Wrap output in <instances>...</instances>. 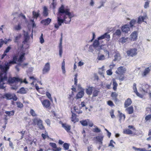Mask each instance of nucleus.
Here are the masks:
<instances>
[{
  "label": "nucleus",
  "instance_id": "obj_39",
  "mask_svg": "<svg viewBox=\"0 0 151 151\" xmlns=\"http://www.w3.org/2000/svg\"><path fill=\"white\" fill-rule=\"evenodd\" d=\"M19 92L21 94H25L27 93V91L24 87H22L19 89Z\"/></svg>",
  "mask_w": 151,
  "mask_h": 151
},
{
  "label": "nucleus",
  "instance_id": "obj_24",
  "mask_svg": "<svg viewBox=\"0 0 151 151\" xmlns=\"http://www.w3.org/2000/svg\"><path fill=\"white\" fill-rule=\"evenodd\" d=\"M125 111L129 114H131L133 113L134 108L133 106H131L126 108Z\"/></svg>",
  "mask_w": 151,
  "mask_h": 151
},
{
  "label": "nucleus",
  "instance_id": "obj_48",
  "mask_svg": "<svg viewBox=\"0 0 151 151\" xmlns=\"http://www.w3.org/2000/svg\"><path fill=\"white\" fill-rule=\"evenodd\" d=\"M93 131L94 132L99 133L100 132L101 130L97 127H96L95 128L93 129Z\"/></svg>",
  "mask_w": 151,
  "mask_h": 151
},
{
  "label": "nucleus",
  "instance_id": "obj_21",
  "mask_svg": "<svg viewBox=\"0 0 151 151\" xmlns=\"http://www.w3.org/2000/svg\"><path fill=\"white\" fill-rule=\"evenodd\" d=\"M147 18V16H139L138 18L137 23L139 24L142 23L143 22H144V20Z\"/></svg>",
  "mask_w": 151,
  "mask_h": 151
},
{
  "label": "nucleus",
  "instance_id": "obj_35",
  "mask_svg": "<svg viewBox=\"0 0 151 151\" xmlns=\"http://www.w3.org/2000/svg\"><path fill=\"white\" fill-rule=\"evenodd\" d=\"M114 59L113 61H116L119 59H120V55L119 52H117L114 55Z\"/></svg>",
  "mask_w": 151,
  "mask_h": 151
},
{
  "label": "nucleus",
  "instance_id": "obj_50",
  "mask_svg": "<svg viewBox=\"0 0 151 151\" xmlns=\"http://www.w3.org/2000/svg\"><path fill=\"white\" fill-rule=\"evenodd\" d=\"M30 113L31 115L33 116H35L37 115L35 111L32 109H31L30 110Z\"/></svg>",
  "mask_w": 151,
  "mask_h": 151
},
{
  "label": "nucleus",
  "instance_id": "obj_26",
  "mask_svg": "<svg viewBox=\"0 0 151 151\" xmlns=\"http://www.w3.org/2000/svg\"><path fill=\"white\" fill-rule=\"evenodd\" d=\"M119 116V121L121 122L122 121H124L125 118V116L124 114L118 111Z\"/></svg>",
  "mask_w": 151,
  "mask_h": 151
},
{
  "label": "nucleus",
  "instance_id": "obj_8",
  "mask_svg": "<svg viewBox=\"0 0 151 151\" xmlns=\"http://www.w3.org/2000/svg\"><path fill=\"white\" fill-rule=\"evenodd\" d=\"M25 53H22L20 55L19 58L17 59V61L18 63V65L16 66L15 68L18 71L19 70V69L18 67V66L21 65V63L25 59Z\"/></svg>",
  "mask_w": 151,
  "mask_h": 151
},
{
  "label": "nucleus",
  "instance_id": "obj_14",
  "mask_svg": "<svg viewBox=\"0 0 151 151\" xmlns=\"http://www.w3.org/2000/svg\"><path fill=\"white\" fill-rule=\"evenodd\" d=\"M50 69V65L49 63L45 64L42 70L43 74H44L48 72Z\"/></svg>",
  "mask_w": 151,
  "mask_h": 151
},
{
  "label": "nucleus",
  "instance_id": "obj_32",
  "mask_svg": "<svg viewBox=\"0 0 151 151\" xmlns=\"http://www.w3.org/2000/svg\"><path fill=\"white\" fill-rule=\"evenodd\" d=\"M150 70L149 68H147L143 71L142 74V75L144 77L146 76L150 72Z\"/></svg>",
  "mask_w": 151,
  "mask_h": 151
},
{
  "label": "nucleus",
  "instance_id": "obj_30",
  "mask_svg": "<svg viewBox=\"0 0 151 151\" xmlns=\"http://www.w3.org/2000/svg\"><path fill=\"white\" fill-rule=\"evenodd\" d=\"M112 83L113 86V89L114 91H116L117 89L118 86V84L114 79H112Z\"/></svg>",
  "mask_w": 151,
  "mask_h": 151
},
{
  "label": "nucleus",
  "instance_id": "obj_44",
  "mask_svg": "<svg viewBox=\"0 0 151 151\" xmlns=\"http://www.w3.org/2000/svg\"><path fill=\"white\" fill-rule=\"evenodd\" d=\"M97 59L99 60H102L105 59V56L103 55H101L100 56H99L97 58Z\"/></svg>",
  "mask_w": 151,
  "mask_h": 151
},
{
  "label": "nucleus",
  "instance_id": "obj_59",
  "mask_svg": "<svg viewBox=\"0 0 151 151\" xmlns=\"http://www.w3.org/2000/svg\"><path fill=\"white\" fill-rule=\"evenodd\" d=\"M62 36L61 37L60 40V42L59 44V49H62Z\"/></svg>",
  "mask_w": 151,
  "mask_h": 151
},
{
  "label": "nucleus",
  "instance_id": "obj_63",
  "mask_svg": "<svg viewBox=\"0 0 151 151\" xmlns=\"http://www.w3.org/2000/svg\"><path fill=\"white\" fill-rule=\"evenodd\" d=\"M87 120L88 121V125L90 127H92L93 126V124L91 122H89V120L87 119Z\"/></svg>",
  "mask_w": 151,
  "mask_h": 151
},
{
  "label": "nucleus",
  "instance_id": "obj_5",
  "mask_svg": "<svg viewBox=\"0 0 151 151\" xmlns=\"http://www.w3.org/2000/svg\"><path fill=\"white\" fill-rule=\"evenodd\" d=\"M43 97L40 98V99L42 105L43 107L47 109L50 110L51 109V103L50 102L48 99H44Z\"/></svg>",
  "mask_w": 151,
  "mask_h": 151
},
{
  "label": "nucleus",
  "instance_id": "obj_33",
  "mask_svg": "<svg viewBox=\"0 0 151 151\" xmlns=\"http://www.w3.org/2000/svg\"><path fill=\"white\" fill-rule=\"evenodd\" d=\"M136 22V20L134 19H132L129 22L130 27L132 28Z\"/></svg>",
  "mask_w": 151,
  "mask_h": 151
},
{
  "label": "nucleus",
  "instance_id": "obj_11",
  "mask_svg": "<svg viewBox=\"0 0 151 151\" xmlns=\"http://www.w3.org/2000/svg\"><path fill=\"white\" fill-rule=\"evenodd\" d=\"M18 58V55H14L13 57L12 60H10L9 62H5L6 64L9 67L12 65H14L17 63V61Z\"/></svg>",
  "mask_w": 151,
  "mask_h": 151
},
{
  "label": "nucleus",
  "instance_id": "obj_49",
  "mask_svg": "<svg viewBox=\"0 0 151 151\" xmlns=\"http://www.w3.org/2000/svg\"><path fill=\"white\" fill-rule=\"evenodd\" d=\"M107 104L108 105L111 107H113L114 106V105L113 102L111 100L108 101L107 102Z\"/></svg>",
  "mask_w": 151,
  "mask_h": 151
},
{
  "label": "nucleus",
  "instance_id": "obj_64",
  "mask_svg": "<svg viewBox=\"0 0 151 151\" xmlns=\"http://www.w3.org/2000/svg\"><path fill=\"white\" fill-rule=\"evenodd\" d=\"M5 41L3 40L2 39H1L0 41V47H1L3 45Z\"/></svg>",
  "mask_w": 151,
  "mask_h": 151
},
{
  "label": "nucleus",
  "instance_id": "obj_54",
  "mask_svg": "<svg viewBox=\"0 0 151 151\" xmlns=\"http://www.w3.org/2000/svg\"><path fill=\"white\" fill-rule=\"evenodd\" d=\"M40 42L42 44L44 42V40L43 37V34H42L40 38Z\"/></svg>",
  "mask_w": 151,
  "mask_h": 151
},
{
  "label": "nucleus",
  "instance_id": "obj_51",
  "mask_svg": "<svg viewBox=\"0 0 151 151\" xmlns=\"http://www.w3.org/2000/svg\"><path fill=\"white\" fill-rule=\"evenodd\" d=\"M46 95L47 98L49 99L50 100L52 101V98L51 96V95L50 93L48 92H47Z\"/></svg>",
  "mask_w": 151,
  "mask_h": 151
},
{
  "label": "nucleus",
  "instance_id": "obj_3",
  "mask_svg": "<svg viewBox=\"0 0 151 151\" xmlns=\"http://www.w3.org/2000/svg\"><path fill=\"white\" fill-rule=\"evenodd\" d=\"M126 70L125 68L123 66H120L117 69L115 73L117 75L119 79L123 81L125 78L124 74L126 73Z\"/></svg>",
  "mask_w": 151,
  "mask_h": 151
},
{
  "label": "nucleus",
  "instance_id": "obj_36",
  "mask_svg": "<svg viewBox=\"0 0 151 151\" xmlns=\"http://www.w3.org/2000/svg\"><path fill=\"white\" fill-rule=\"evenodd\" d=\"M99 40H98H98H96L94 41L93 44V45L94 48H96V47H98L99 46Z\"/></svg>",
  "mask_w": 151,
  "mask_h": 151
},
{
  "label": "nucleus",
  "instance_id": "obj_45",
  "mask_svg": "<svg viewBox=\"0 0 151 151\" xmlns=\"http://www.w3.org/2000/svg\"><path fill=\"white\" fill-rule=\"evenodd\" d=\"M134 92L140 98L143 97V95L142 94H141L140 93H139V92H138L137 88H136L135 89H134Z\"/></svg>",
  "mask_w": 151,
  "mask_h": 151
},
{
  "label": "nucleus",
  "instance_id": "obj_58",
  "mask_svg": "<svg viewBox=\"0 0 151 151\" xmlns=\"http://www.w3.org/2000/svg\"><path fill=\"white\" fill-rule=\"evenodd\" d=\"M115 142L114 141L112 140H111L110 141V142L109 144V146H111L112 147H114V146L113 145V143H115Z\"/></svg>",
  "mask_w": 151,
  "mask_h": 151
},
{
  "label": "nucleus",
  "instance_id": "obj_41",
  "mask_svg": "<svg viewBox=\"0 0 151 151\" xmlns=\"http://www.w3.org/2000/svg\"><path fill=\"white\" fill-rule=\"evenodd\" d=\"M14 28L16 30H19L21 29V27L20 24H18L17 25L15 26Z\"/></svg>",
  "mask_w": 151,
  "mask_h": 151
},
{
  "label": "nucleus",
  "instance_id": "obj_18",
  "mask_svg": "<svg viewBox=\"0 0 151 151\" xmlns=\"http://www.w3.org/2000/svg\"><path fill=\"white\" fill-rule=\"evenodd\" d=\"M51 21V19L50 18L42 19L41 21V23L44 25H48Z\"/></svg>",
  "mask_w": 151,
  "mask_h": 151
},
{
  "label": "nucleus",
  "instance_id": "obj_27",
  "mask_svg": "<svg viewBox=\"0 0 151 151\" xmlns=\"http://www.w3.org/2000/svg\"><path fill=\"white\" fill-rule=\"evenodd\" d=\"M93 97H96L100 93V91L99 89L94 88V89L93 91Z\"/></svg>",
  "mask_w": 151,
  "mask_h": 151
},
{
  "label": "nucleus",
  "instance_id": "obj_29",
  "mask_svg": "<svg viewBox=\"0 0 151 151\" xmlns=\"http://www.w3.org/2000/svg\"><path fill=\"white\" fill-rule=\"evenodd\" d=\"M42 14L43 16L45 17H46L48 15V10L47 8L45 6H44L43 7V11L42 12Z\"/></svg>",
  "mask_w": 151,
  "mask_h": 151
},
{
  "label": "nucleus",
  "instance_id": "obj_46",
  "mask_svg": "<svg viewBox=\"0 0 151 151\" xmlns=\"http://www.w3.org/2000/svg\"><path fill=\"white\" fill-rule=\"evenodd\" d=\"M42 136L43 138V139H45L46 138H49V136L48 135V134L47 132L45 133V134L43 133H42Z\"/></svg>",
  "mask_w": 151,
  "mask_h": 151
},
{
  "label": "nucleus",
  "instance_id": "obj_62",
  "mask_svg": "<svg viewBox=\"0 0 151 151\" xmlns=\"http://www.w3.org/2000/svg\"><path fill=\"white\" fill-rule=\"evenodd\" d=\"M11 49V47L10 46L8 47L6 49V50L4 51V52L6 54L9 52Z\"/></svg>",
  "mask_w": 151,
  "mask_h": 151
},
{
  "label": "nucleus",
  "instance_id": "obj_52",
  "mask_svg": "<svg viewBox=\"0 0 151 151\" xmlns=\"http://www.w3.org/2000/svg\"><path fill=\"white\" fill-rule=\"evenodd\" d=\"M145 120L147 121L151 120V114L146 116L145 118Z\"/></svg>",
  "mask_w": 151,
  "mask_h": 151
},
{
  "label": "nucleus",
  "instance_id": "obj_57",
  "mask_svg": "<svg viewBox=\"0 0 151 151\" xmlns=\"http://www.w3.org/2000/svg\"><path fill=\"white\" fill-rule=\"evenodd\" d=\"M77 74H76L75 75V77L74 78V84L77 86V81L78 80L77 79Z\"/></svg>",
  "mask_w": 151,
  "mask_h": 151
},
{
  "label": "nucleus",
  "instance_id": "obj_19",
  "mask_svg": "<svg viewBox=\"0 0 151 151\" xmlns=\"http://www.w3.org/2000/svg\"><path fill=\"white\" fill-rule=\"evenodd\" d=\"M118 94L116 92H112L111 94V96L113 100L114 101L115 103L118 101V99L117 98Z\"/></svg>",
  "mask_w": 151,
  "mask_h": 151
},
{
  "label": "nucleus",
  "instance_id": "obj_38",
  "mask_svg": "<svg viewBox=\"0 0 151 151\" xmlns=\"http://www.w3.org/2000/svg\"><path fill=\"white\" fill-rule=\"evenodd\" d=\"M70 145L67 143H65L63 144V147L65 150H68L69 149Z\"/></svg>",
  "mask_w": 151,
  "mask_h": 151
},
{
  "label": "nucleus",
  "instance_id": "obj_60",
  "mask_svg": "<svg viewBox=\"0 0 151 151\" xmlns=\"http://www.w3.org/2000/svg\"><path fill=\"white\" fill-rule=\"evenodd\" d=\"M135 150H139L140 151H147V150H146L145 148H137L134 147H133Z\"/></svg>",
  "mask_w": 151,
  "mask_h": 151
},
{
  "label": "nucleus",
  "instance_id": "obj_34",
  "mask_svg": "<svg viewBox=\"0 0 151 151\" xmlns=\"http://www.w3.org/2000/svg\"><path fill=\"white\" fill-rule=\"evenodd\" d=\"M80 122L83 126H86L88 125L87 119L81 120L80 121Z\"/></svg>",
  "mask_w": 151,
  "mask_h": 151
},
{
  "label": "nucleus",
  "instance_id": "obj_10",
  "mask_svg": "<svg viewBox=\"0 0 151 151\" xmlns=\"http://www.w3.org/2000/svg\"><path fill=\"white\" fill-rule=\"evenodd\" d=\"M138 35V32L137 31H134L132 32L130 35L129 39L131 41H136L137 39Z\"/></svg>",
  "mask_w": 151,
  "mask_h": 151
},
{
  "label": "nucleus",
  "instance_id": "obj_16",
  "mask_svg": "<svg viewBox=\"0 0 151 151\" xmlns=\"http://www.w3.org/2000/svg\"><path fill=\"white\" fill-rule=\"evenodd\" d=\"M49 145L52 147L53 151H60L61 150V148L60 147H57L56 144L55 143L50 142Z\"/></svg>",
  "mask_w": 151,
  "mask_h": 151
},
{
  "label": "nucleus",
  "instance_id": "obj_47",
  "mask_svg": "<svg viewBox=\"0 0 151 151\" xmlns=\"http://www.w3.org/2000/svg\"><path fill=\"white\" fill-rule=\"evenodd\" d=\"M16 103L18 108H22L23 107V104L20 102H17Z\"/></svg>",
  "mask_w": 151,
  "mask_h": 151
},
{
  "label": "nucleus",
  "instance_id": "obj_28",
  "mask_svg": "<svg viewBox=\"0 0 151 151\" xmlns=\"http://www.w3.org/2000/svg\"><path fill=\"white\" fill-rule=\"evenodd\" d=\"M121 32L120 29H117L116 32L113 34V37H119L121 36Z\"/></svg>",
  "mask_w": 151,
  "mask_h": 151
},
{
  "label": "nucleus",
  "instance_id": "obj_15",
  "mask_svg": "<svg viewBox=\"0 0 151 151\" xmlns=\"http://www.w3.org/2000/svg\"><path fill=\"white\" fill-rule=\"evenodd\" d=\"M121 30L122 32L127 33L130 31V28L129 25L126 24L122 26Z\"/></svg>",
  "mask_w": 151,
  "mask_h": 151
},
{
  "label": "nucleus",
  "instance_id": "obj_25",
  "mask_svg": "<svg viewBox=\"0 0 151 151\" xmlns=\"http://www.w3.org/2000/svg\"><path fill=\"white\" fill-rule=\"evenodd\" d=\"M71 112L72 113V116L71 117V121L74 122V123L78 122V119L77 118L76 115L75 114L73 113L72 111H71Z\"/></svg>",
  "mask_w": 151,
  "mask_h": 151
},
{
  "label": "nucleus",
  "instance_id": "obj_1",
  "mask_svg": "<svg viewBox=\"0 0 151 151\" xmlns=\"http://www.w3.org/2000/svg\"><path fill=\"white\" fill-rule=\"evenodd\" d=\"M69 8H65L63 5L59 8L58 12L59 14L57 17L58 23L60 25H61L64 22L65 24L69 23L71 19L74 17L73 14L70 12Z\"/></svg>",
  "mask_w": 151,
  "mask_h": 151
},
{
  "label": "nucleus",
  "instance_id": "obj_13",
  "mask_svg": "<svg viewBox=\"0 0 151 151\" xmlns=\"http://www.w3.org/2000/svg\"><path fill=\"white\" fill-rule=\"evenodd\" d=\"M110 35L109 34H108V33L106 32L105 33L104 35L99 37L98 38V40H100L105 39L107 41H109L110 40Z\"/></svg>",
  "mask_w": 151,
  "mask_h": 151
},
{
  "label": "nucleus",
  "instance_id": "obj_37",
  "mask_svg": "<svg viewBox=\"0 0 151 151\" xmlns=\"http://www.w3.org/2000/svg\"><path fill=\"white\" fill-rule=\"evenodd\" d=\"M81 108L78 109L76 106L74 107V110L78 114H80L82 113V111L81 110Z\"/></svg>",
  "mask_w": 151,
  "mask_h": 151
},
{
  "label": "nucleus",
  "instance_id": "obj_9",
  "mask_svg": "<svg viewBox=\"0 0 151 151\" xmlns=\"http://www.w3.org/2000/svg\"><path fill=\"white\" fill-rule=\"evenodd\" d=\"M137 53V49L136 48L130 49L127 51V55L131 57L136 55Z\"/></svg>",
  "mask_w": 151,
  "mask_h": 151
},
{
  "label": "nucleus",
  "instance_id": "obj_61",
  "mask_svg": "<svg viewBox=\"0 0 151 151\" xmlns=\"http://www.w3.org/2000/svg\"><path fill=\"white\" fill-rule=\"evenodd\" d=\"M150 1H147L145 3L144 7L145 8H147L149 6Z\"/></svg>",
  "mask_w": 151,
  "mask_h": 151
},
{
  "label": "nucleus",
  "instance_id": "obj_4",
  "mask_svg": "<svg viewBox=\"0 0 151 151\" xmlns=\"http://www.w3.org/2000/svg\"><path fill=\"white\" fill-rule=\"evenodd\" d=\"M33 122L32 124L35 126L37 125L39 128L41 130H44L45 129V127L43 124L42 121L40 119L35 118L32 119Z\"/></svg>",
  "mask_w": 151,
  "mask_h": 151
},
{
  "label": "nucleus",
  "instance_id": "obj_6",
  "mask_svg": "<svg viewBox=\"0 0 151 151\" xmlns=\"http://www.w3.org/2000/svg\"><path fill=\"white\" fill-rule=\"evenodd\" d=\"M9 81L10 82V84L18 82H20L21 83H24L25 84L28 83L26 80V78L24 79V80L23 81L22 79L16 77H13V78H11L10 81Z\"/></svg>",
  "mask_w": 151,
  "mask_h": 151
},
{
  "label": "nucleus",
  "instance_id": "obj_42",
  "mask_svg": "<svg viewBox=\"0 0 151 151\" xmlns=\"http://www.w3.org/2000/svg\"><path fill=\"white\" fill-rule=\"evenodd\" d=\"M32 14L34 18H37L39 15V14L38 13H37L34 11H33Z\"/></svg>",
  "mask_w": 151,
  "mask_h": 151
},
{
  "label": "nucleus",
  "instance_id": "obj_56",
  "mask_svg": "<svg viewBox=\"0 0 151 151\" xmlns=\"http://www.w3.org/2000/svg\"><path fill=\"white\" fill-rule=\"evenodd\" d=\"M12 99H13L14 101H16L17 99V97L16 95L14 94L13 95H12Z\"/></svg>",
  "mask_w": 151,
  "mask_h": 151
},
{
  "label": "nucleus",
  "instance_id": "obj_23",
  "mask_svg": "<svg viewBox=\"0 0 151 151\" xmlns=\"http://www.w3.org/2000/svg\"><path fill=\"white\" fill-rule=\"evenodd\" d=\"M132 101L130 98H128L125 101L124 104V108H126L129 106L132 103Z\"/></svg>",
  "mask_w": 151,
  "mask_h": 151
},
{
  "label": "nucleus",
  "instance_id": "obj_2",
  "mask_svg": "<svg viewBox=\"0 0 151 151\" xmlns=\"http://www.w3.org/2000/svg\"><path fill=\"white\" fill-rule=\"evenodd\" d=\"M5 66L0 65V68L2 71L0 72V87L4 89L5 87L3 85L5 84L10 83V81L11 78H13V77L11 76L7 77V71L9 67L5 63Z\"/></svg>",
  "mask_w": 151,
  "mask_h": 151
},
{
  "label": "nucleus",
  "instance_id": "obj_55",
  "mask_svg": "<svg viewBox=\"0 0 151 151\" xmlns=\"http://www.w3.org/2000/svg\"><path fill=\"white\" fill-rule=\"evenodd\" d=\"M106 73L107 75L110 76L112 74L113 72L112 70L109 69L106 71Z\"/></svg>",
  "mask_w": 151,
  "mask_h": 151
},
{
  "label": "nucleus",
  "instance_id": "obj_22",
  "mask_svg": "<svg viewBox=\"0 0 151 151\" xmlns=\"http://www.w3.org/2000/svg\"><path fill=\"white\" fill-rule=\"evenodd\" d=\"M94 87L93 86H89L86 90V93L88 95H91L92 93L93 90L94 89Z\"/></svg>",
  "mask_w": 151,
  "mask_h": 151
},
{
  "label": "nucleus",
  "instance_id": "obj_31",
  "mask_svg": "<svg viewBox=\"0 0 151 151\" xmlns=\"http://www.w3.org/2000/svg\"><path fill=\"white\" fill-rule=\"evenodd\" d=\"M12 94L9 93H6L4 94L2 96L3 98H6L7 99H12Z\"/></svg>",
  "mask_w": 151,
  "mask_h": 151
},
{
  "label": "nucleus",
  "instance_id": "obj_40",
  "mask_svg": "<svg viewBox=\"0 0 151 151\" xmlns=\"http://www.w3.org/2000/svg\"><path fill=\"white\" fill-rule=\"evenodd\" d=\"M5 113L7 114L9 116H13L14 114V111H6Z\"/></svg>",
  "mask_w": 151,
  "mask_h": 151
},
{
  "label": "nucleus",
  "instance_id": "obj_43",
  "mask_svg": "<svg viewBox=\"0 0 151 151\" xmlns=\"http://www.w3.org/2000/svg\"><path fill=\"white\" fill-rule=\"evenodd\" d=\"M128 39V37L125 38L124 37H123L120 39V40L121 41V42L122 43H124L127 41V40Z\"/></svg>",
  "mask_w": 151,
  "mask_h": 151
},
{
  "label": "nucleus",
  "instance_id": "obj_20",
  "mask_svg": "<svg viewBox=\"0 0 151 151\" xmlns=\"http://www.w3.org/2000/svg\"><path fill=\"white\" fill-rule=\"evenodd\" d=\"M81 90L78 92L76 95V98L77 99H80L82 98L84 95V89L82 88H80Z\"/></svg>",
  "mask_w": 151,
  "mask_h": 151
},
{
  "label": "nucleus",
  "instance_id": "obj_7",
  "mask_svg": "<svg viewBox=\"0 0 151 151\" xmlns=\"http://www.w3.org/2000/svg\"><path fill=\"white\" fill-rule=\"evenodd\" d=\"M128 129H125L123 131V133L127 134L130 135L133 134V131H136V128L132 125H129Z\"/></svg>",
  "mask_w": 151,
  "mask_h": 151
},
{
  "label": "nucleus",
  "instance_id": "obj_53",
  "mask_svg": "<svg viewBox=\"0 0 151 151\" xmlns=\"http://www.w3.org/2000/svg\"><path fill=\"white\" fill-rule=\"evenodd\" d=\"M110 114L112 118H114L115 117V116L114 114V110H111L110 112Z\"/></svg>",
  "mask_w": 151,
  "mask_h": 151
},
{
  "label": "nucleus",
  "instance_id": "obj_17",
  "mask_svg": "<svg viewBox=\"0 0 151 151\" xmlns=\"http://www.w3.org/2000/svg\"><path fill=\"white\" fill-rule=\"evenodd\" d=\"M62 127L68 132H70L71 129V126L66 123H62L61 124Z\"/></svg>",
  "mask_w": 151,
  "mask_h": 151
},
{
  "label": "nucleus",
  "instance_id": "obj_12",
  "mask_svg": "<svg viewBox=\"0 0 151 151\" xmlns=\"http://www.w3.org/2000/svg\"><path fill=\"white\" fill-rule=\"evenodd\" d=\"M104 136L102 134H101L96 136L94 138H95L96 140L99 142V145L101 146L103 145V141L104 138Z\"/></svg>",
  "mask_w": 151,
  "mask_h": 151
}]
</instances>
